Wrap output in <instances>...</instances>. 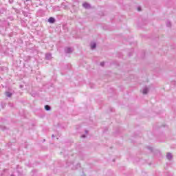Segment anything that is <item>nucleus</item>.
<instances>
[{
    "label": "nucleus",
    "mask_w": 176,
    "mask_h": 176,
    "mask_svg": "<svg viewBox=\"0 0 176 176\" xmlns=\"http://www.w3.org/2000/svg\"><path fill=\"white\" fill-rule=\"evenodd\" d=\"M81 137L82 138H86V135H82Z\"/></svg>",
    "instance_id": "f3484780"
},
{
    "label": "nucleus",
    "mask_w": 176,
    "mask_h": 176,
    "mask_svg": "<svg viewBox=\"0 0 176 176\" xmlns=\"http://www.w3.org/2000/svg\"><path fill=\"white\" fill-rule=\"evenodd\" d=\"M12 94L10 93V92H9V91L6 92V96L7 97L10 98V97H12Z\"/></svg>",
    "instance_id": "9d476101"
},
{
    "label": "nucleus",
    "mask_w": 176,
    "mask_h": 176,
    "mask_svg": "<svg viewBox=\"0 0 176 176\" xmlns=\"http://www.w3.org/2000/svg\"><path fill=\"white\" fill-rule=\"evenodd\" d=\"M113 162H115V160H113Z\"/></svg>",
    "instance_id": "412c9836"
},
{
    "label": "nucleus",
    "mask_w": 176,
    "mask_h": 176,
    "mask_svg": "<svg viewBox=\"0 0 176 176\" xmlns=\"http://www.w3.org/2000/svg\"><path fill=\"white\" fill-rule=\"evenodd\" d=\"M96 47H97V44L96 43H92L91 44V49L92 50H94V49H96Z\"/></svg>",
    "instance_id": "423d86ee"
},
{
    "label": "nucleus",
    "mask_w": 176,
    "mask_h": 176,
    "mask_svg": "<svg viewBox=\"0 0 176 176\" xmlns=\"http://www.w3.org/2000/svg\"><path fill=\"white\" fill-rule=\"evenodd\" d=\"M48 22L50 23V24H54V23H56V19L53 18V17H50L48 19Z\"/></svg>",
    "instance_id": "f03ea898"
},
{
    "label": "nucleus",
    "mask_w": 176,
    "mask_h": 176,
    "mask_svg": "<svg viewBox=\"0 0 176 176\" xmlns=\"http://www.w3.org/2000/svg\"><path fill=\"white\" fill-rule=\"evenodd\" d=\"M53 9L54 12H60V6H54Z\"/></svg>",
    "instance_id": "1a4fd4ad"
},
{
    "label": "nucleus",
    "mask_w": 176,
    "mask_h": 176,
    "mask_svg": "<svg viewBox=\"0 0 176 176\" xmlns=\"http://www.w3.org/2000/svg\"><path fill=\"white\" fill-rule=\"evenodd\" d=\"M166 26H168V27H171V22H170L169 21H168L166 22Z\"/></svg>",
    "instance_id": "9b49d317"
},
{
    "label": "nucleus",
    "mask_w": 176,
    "mask_h": 176,
    "mask_svg": "<svg viewBox=\"0 0 176 176\" xmlns=\"http://www.w3.org/2000/svg\"><path fill=\"white\" fill-rule=\"evenodd\" d=\"M44 108H45V111H52V107L49 104L45 105Z\"/></svg>",
    "instance_id": "39448f33"
},
{
    "label": "nucleus",
    "mask_w": 176,
    "mask_h": 176,
    "mask_svg": "<svg viewBox=\"0 0 176 176\" xmlns=\"http://www.w3.org/2000/svg\"><path fill=\"white\" fill-rule=\"evenodd\" d=\"M148 91H149V89L148 87H144L143 89V94H148Z\"/></svg>",
    "instance_id": "6e6552de"
},
{
    "label": "nucleus",
    "mask_w": 176,
    "mask_h": 176,
    "mask_svg": "<svg viewBox=\"0 0 176 176\" xmlns=\"http://www.w3.org/2000/svg\"><path fill=\"white\" fill-rule=\"evenodd\" d=\"M8 2L9 3L12 4L14 2V0H9Z\"/></svg>",
    "instance_id": "ddd939ff"
},
{
    "label": "nucleus",
    "mask_w": 176,
    "mask_h": 176,
    "mask_svg": "<svg viewBox=\"0 0 176 176\" xmlns=\"http://www.w3.org/2000/svg\"><path fill=\"white\" fill-rule=\"evenodd\" d=\"M52 138H54V134L52 135Z\"/></svg>",
    "instance_id": "a211bd4d"
},
{
    "label": "nucleus",
    "mask_w": 176,
    "mask_h": 176,
    "mask_svg": "<svg viewBox=\"0 0 176 176\" xmlns=\"http://www.w3.org/2000/svg\"><path fill=\"white\" fill-rule=\"evenodd\" d=\"M100 65H101V67H104V65H105V63L104 62H101Z\"/></svg>",
    "instance_id": "4468645a"
},
{
    "label": "nucleus",
    "mask_w": 176,
    "mask_h": 176,
    "mask_svg": "<svg viewBox=\"0 0 176 176\" xmlns=\"http://www.w3.org/2000/svg\"><path fill=\"white\" fill-rule=\"evenodd\" d=\"M86 134H87V133H89V131H85Z\"/></svg>",
    "instance_id": "6ab92c4d"
},
{
    "label": "nucleus",
    "mask_w": 176,
    "mask_h": 176,
    "mask_svg": "<svg viewBox=\"0 0 176 176\" xmlns=\"http://www.w3.org/2000/svg\"><path fill=\"white\" fill-rule=\"evenodd\" d=\"M36 1H41V0H36Z\"/></svg>",
    "instance_id": "4be33fe9"
},
{
    "label": "nucleus",
    "mask_w": 176,
    "mask_h": 176,
    "mask_svg": "<svg viewBox=\"0 0 176 176\" xmlns=\"http://www.w3.org/2000/svg\"><path fill=\"white\" fill-rule=\"evenodd\" d=\"M138 12H141V7H138Z\"/></svg>",
    "instance_id": "dca6fc26"
},
{
    "label": "nucleus",
    "mask_w": 176,
    "mask_h": 176,
    "mask_svg": "<svg viewBox=\"0 0 176 176\" xmlns=\"http://www.w3.org/2000/svg\"><path fill=\"white\" fill-rule=\"evenodd\" d=\"M147 148H148V149H149V151H151V152H152V151H153L152 147H149V146H148V147H147Z\"/></svg>",
    "instance_id": "2eb2a0df"
},
{
    "label": "nucleus",
    "mask_w": 176,
    "mask_h": 176,
    "mask_svg": "<svg viewBox=\"0 0 176 176\" xmlns=\"http://www.w3.org/2000/svg\"><path fill=\"white\" fill-rule=\"evenodd\" d=\"M28 1H31V0H26V2H28Z\"/></svg>",
    "instance_id": "aec40b11"
},
{
    "label": "nucleus",
    "mask_w": 176,
    "mask_h": 176,
    "mask_svg": "<svg viewBox=\"0 0 176 176\" xmlns=\"http://www.w3.org/2000/svg\"><path fill=\"white\" fill-rule=\"evenodd\" d=\"M78 167H80V164H77L76 167L72 168L73 170H76Z\"/></svg>",
    "instance_id": "f8f14e48"
},
{
    "label": "nucleus",
    "mask_w": 176,
    "mask_h": 176,
    "mask_svg": "<svg viewBox=\"0 0 176 176\" xmlns=\"http://www.w3.org/2000/svg\"><path fill=\"white\" fill-rule=\"evenodd\" d=\"M72 52H74V49H72V47H67L65 48V53L69 54L72 53Z\"/></svg>",
    "instance_id": "f257e3e1"
},
{
    "label": "nucleus",
    "mask_w": 176,
    "mask_h": 176,
    "mask_svg": "<svg viewBox=\"0 0 176 176\" xmlns=\"http://www.w3.org/2000/svg\"><path fill=\"white\" fill-rule=\"evenodd\" d=\"M166 159H168V160H171V159H173V154H171V153H167Z\"/></svg>",
    "instance_id": "7ed1b4c3"
},
{
    "label": "nucleus",
    "mask_w": 176,
    "mask_h": 176,
    "mask_svg": "<svg viewBox=\"0 0 176 176\" xmlns=\"http://www.w3.org/2000/svg\"><path fill=\"white\" fill-rule=\"evenodd\" d=\"M45 58H46V60H51L52 59V54H46Z\"/></svg>",
    "instance_id": "0eeeda50"
},
{
    "label": "nucleus",
    "mask_w": 176,
    "mask_h": 176,
    "mask_svg": "<svg viewBox=\"0 0 176 176\" xmlns=\"http://www.w3.org/2000/svg\"><path fill=\"white\" fill-rule=\"evenodd\" d=\"M83 8H85V9H89L90 8V4H89L88 3H84L82 4Z\"/></svg>",
    "instance_id": "20e7f679"
}]
</instances>
